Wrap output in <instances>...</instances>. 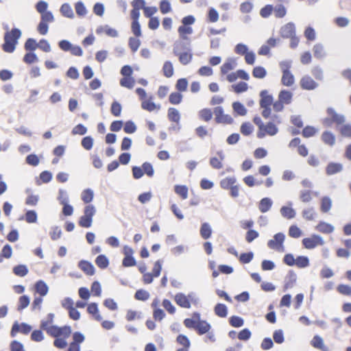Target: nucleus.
Returning <instances> with one entry per match:
<instances>
[{
  "label": "nucleus",
  "instance_id": "nucleus-62",
  "mask_svg": "<svg viewBox=\"0 0 351 351\" xmlns=\"http://www.w3.org/2000/svg\"><path fill=\"white\" fill-rule=\"evenodd\" d=\"M137 130L135 123L132 120L127 121L123 125V131L126 134H133Z\"/></svg>",
  "mask_w": 351,
  "mask_h": 351
},
{
  "label": "nucleus",
  "instance_id": "nucleus-60",
  "mask_svg": "<svg viewBox=\"0 0 351 351\" xmlns=\"http://www.w3.org/2000/svg\"><path fill=\"white\" fill-rule=\"evenodd\" d=\"M13 273L20 277L26 276L28 273V269L25 265H18L13 268Z\"/></svg>",
  "mask_w": 351,
  "mask_h": 351
},
{
  "label": "nucleus",
  "instance_id": "nucleus-34",
  "mask_svg": "<svg viewBox=\"0 0 351 351\" xmlns=\"http://www.w3.org/2000/svg\"><path fill=\"white\" fill-rule=\"evenodd\" d=\"M89 314L97 322L102 320V317L99 311L98 304L96 302H89Z\"/></svg>",
  "mask_w": 351,
  "mask_h": 351
},
{
  "label": "nucleus",
  "instance_id": "nucleus-15",
  "mask_svg": "<svg viewBox=\"0 0 351 351\" xmlns=\"http://www.w3.org/2000/svg\"><path fill=\"white\" fill-rule=\"evenodd\" d=\"M292 204L291 202H289L287 206H282L280 210L281 215L287 219H293L296 215V212L292 208Z\"/></svg>",
  "mask_w": 351,
  "mask_h": 351
},
{
  "label": "nucleus",
  "instance_id": "nucleus-48",
  "mask_svg": "<svg viewBox=\"0 0 351 351\" xmlns=\"http://www.w3.org/2000/svg\"><path fill=\"white\" fill-rule=\"evenodd\" d=\"M35 289L41 297L45 295L48 292V287L43 280H39L36 283Z\"/></svg>",
  "mask_w": 351,
  "mask_h": 351
},
{
  "label": "nucleus",
  "instance_id": "nucleus-4",
  "mask_svg": "<svg viewBox=\"0 0 351 351\" xmlns=\"http://www.w3.org/2000/svg\"><path fill=\"white\" fill-rule=\"evenodd\" d=\"M326 113L330 116V117H326L324 119V123L328 125H331L332 123L342 125L346 121L345 116L342 114H338L332 107H328L326 109Z\"/></svg>",
  "mask_w": 351,
  "mask_h": 351
},
{
  "label": "nucleus",
  "instance_id": "nucleus-45",
  "mask_svg": "<svg viewBox=\"0 0 351 351\" xmlns=\"http://www.w3.org/2000/svg\"><path fill=\"white\" fill-rule=\"evenodd\" d=\"M229 324L234 328H240L244 325V319L240 316L232 315L229 317Z\"/></svg>",
  "mask_w": 351,
  "mask_h": 351
},
{
  "label": "nucleus",
  "instance_id": "nucleus-22",
  "mask_svg": "<svg viewBox=\"0 0 351 351\" xmlns=\"http://www.w3.org/2000/svg\"><path fill=\"white\" fill-rule=\"evenodd\" d=\"M293 94L291 91L282 89L278 93V99L285 104V105H289L291 103L293 99Z\"/></svg>",
  "mask_w": 351,
  "mask_h": 351
},
{
  "label": "nucleus",
  "instance_id": "nucleus-27",
  "mask_svg": "<svg viewBox=\"0 0 351 351\" xmlns=\"http://www.w3.org/2000/svg\"><path fill=\"white\" fill-rule=\"evenodd\" d=\"M153 97L151 96L149 99H145L142 101L141 102V108L147 110L148 112H152L156 108L160 109V105H156L153 101H152Z\"/></svg>",
  "mask_w": 351,
  "mask_h": 351
},
{
  "label": "nucleus",
  "instance_id": "nucleus-3",
  "mask_svg": "<svg viewBox=\"0 0 351 351\" xmlns=\"http://www.w3.org/2000/svg\"><path fill=\"white\" fill-rule=\"evenodd\" d=\"M303 247L307 250H312L318 245H323L324 241L322 237L317 234H313L310 237L304 238L302 240Z\"/></svg>",
  "mask_w": 351,
  "mask_h": 351
},
{
  "label": "nucleus",
  "instance_id": "nucleus-37",
  "mask_svg": "<svg viewBox=\"0 0 351 351\" xmlns=\"http://www.w3.org/2000/svg\"><path fill=\"white\" fill-rule=\"evenodd\" d=\"M174 192L182 199H185L188 197L189 189L186 185L176 184L174 186Z\"/></svg>",
  "mask_w": 351,
  "mask_h": 351
},
{
  "label": "nucleus",
  "instance_id": "nucleus-28",
  "mask_svg": "<svg viewBox=\"0 0 351 351\" xmlns=\"http://www.w3.org/2000/svg\"><path fill=\"white\" fill-rule=\"evenodd\" d=\"M313 56L315 58L321 60L326 56V52L322 43H317L313 47Z\"/></svg>",
  "mask_w": 351,
  "mask_h": 351
},
{
  "label": "nucleus",
  "instance_id": "nucleus-54",
  "mask_svg": "<svg viewBox=\"0 0 351 351\" xmlns=\"http://www.w3.org/2000/svg\"><path fill=\"white\" fill-rule=\"evenodd\" d=\"M119 83L121 86L132 89L134 86L135 80L133 77H123Z\"/></svg>",
  "mask_w": 351,
  "mask_h": 351
},
{
  "label": "nucleus",
  "instance_id": "nucleus-44",
  "mask_svg": "<svg viewBox=\"0 0 351 351\" xmlns=\"http://www.w3.org/2000/svg\"><path fill=\"white\" fill-rule=\"evenodd\" d=\"M311 344L315 348H317V349H319V350H322L324 351L325 350V346L324 343V340L318 335H316L313 337V339L311 341Z\"/></svg>",
  "mask_w": 351,
  "mask_h": 351
},
{
  "label": "nucleus",
  "instance_id": "nucleus-1",
  "mask_svg": "<svg viewBox=\"0 0 351 351\" xmlns=\"http://www.w3.org/2000/svg\"><path fill=\"white\" fill-rule=\"evenodd\" d=\"M21 36V32L17 28H13L11 31L6 32L4 36V43L2 45L3 50L7 53L13 52Z\"/></svg>",
  "mask_w": 351,
  "mask_h": 351
},
{
  "label": "nucleus",
  "instance_id": "nucleus-57",
  "mask_svg": "<svg viewBox=\"0 0 351 351\" xmlns=\"http://www.w3.org/2000/svg\"><path fill=\"white\" fill-rule=\"evenodd\" d=\"M317 132V130L314 126L306 125L303 128L302 135L304 138H311L315 136Z\"/></svg>",
  "mask_w": 351,
  "mask_h": 351
},
{
  "label": "nucleus",
  "instance_id": "nucleus-17",
  "mask_svg": "<svg viewBox=\"0 0 351 351\" xmlns=\"http://www.w3.org/2000/svg\"><path fill=\"white\" fill-rule=\"evenodd\" d=\"M95 32L97 34H101L103 32H105L107 36L112 38H116L118 36V32L108 25H105L104 26L100 25L97 27Z\"/></svg>",
  "mask_w": 351,
  "mask_h": 351
},
{
  "label": "nucleus",
  "instance_id": "nucleus-6",
  "mask_svg": "<svg viewBox=\"0 0 351 351\" xmlns=\"http://www.w3.org/2000/svg\"><path fill=\"white\" fill-rule=\"evenodd\" d=\"M47 333L56 338L60 337H69L71 335V330L70 327L68 326L58 327L53 326L49 328V331Z\"/></svg>",
  "mask_w": 351,
  "mask_h": 351
},
{
  "label": "nucleus",
  "instance_id": "nucleus-53",
  "mask_svg": "<svg viewBox=\"0 0 351 351\" xmlns=\"http://www.w3.org/2000/svg\"><path fill=\"white\" fill-rule=\"evenodd\" d=\"M188 80L185 77L180 78L177 80L176 84V88L178 92L182 93L187 90Z\"/></svg>",
  "mask_w": 351,
  "mask_h": 351
},
{
  "label": "nucleus",
  "instance_id": "nucleus-8",
  "mask_svg": "<svg viewBox=\"0 0 351 351\" xmlns=\"http://www.w3.org/2000/svg\"><path fill=\"white\" fill-rule=\"evenodd\" d=\"M62 306L69 311V317L73 320H77L80 318V313L74 306V302L69 298H64L62 302Z\"/></svg>",
  "mask_w": 351,
  "mask_h": 351
},
{
  "label": "nucleus",
  "instance_id": "nucleus-51",
  "mask_svg": "<svg viewBox=\"0 0 351 351\" xmlns=\"http://www.w3.org/2000/svg\"><path fill=\"white\" fill-rule=\"evenodd\" d=\"M149 293L147 291L143 289L136 290V291L134 293V298L136 300L143 302L147 300L149 298Z\"/></svg>",
  "mask_w": 351,
  "mask_h": 351
},
{
  "label": "nucleus",
  "instance_id": "nucleus-39",
  "mask_svg": "<svg viewBox=\"0 0 351 351\" xmlns=\"http://www.w3.org/2000/svg\"><path fill=\"white\" fill-rule=\"evenodd\" d=\"M232 90L237 94L245 93L248 89L247 83L241 81L231 86Z\"/></svg>",
  "mask_w": 351,
  "mask_h": 351
},
{
  "label": "nucleus",
  "instance_id": "nucleus-33",
  "mask_svg": "<svg viewBox=\"0 0 351 351\" xmlns=\"http://www.w3.org/2000/svg\"><path fill=\"white\" fill-rule=\"evenodd\" d=\"M237 181V180L235 176L227 177L220 181L219 185L221 189L229 190L234 184H236Z\"/></svg>",
  "mask_w": 351,
  "mask_h": 351
},
{
  "label": "nucleus",
  "instance_id": "nucleus-56",
  "mask_svg": "<svg viewBox=\"0 0 351 351\" xmlns=\"http://www.w3.org/2000/svg\"><path fill=\"white\" fill-rule=\"evenodd\" d=\"M137 264L136 261L133 256L132 255H127L123 257L122 260V266L124 267H130L133 266H136Z\"/></svg>",
  "mask_w": 351,
  "mask_h": 351
},
{
  "label": "nucleus",
  "instance_id": "nucleus-43",
  "mask_svg": "<svg viewBox=\"0 0 351 351\" xmlns=\"http://www.w3.org/2000/svg\"><path fill=\"white\" fill-rule=\"evenodd\" d=\"M252 75L257 79H263L267 75V70L262 66H254L252 70Z\"/></svg>",
  "mask_w": 351,
  "mask_h": 351
},
{
  "label": "nucleus",
  "instance_id": "nucleus-61",
  "mask_svg": "<svg viewBox=\"0 0 351 351\" xmlns=\"http://www.w3.org/2000/svg\"><path fill=\"white\" fill-rule=\"evenodd\" d=\"M159 9L162 14H166L172 10L171 3L168 0H161L159 2Z\"/></svg>",
  "mask_w": 351,
  "mask_h": 351
},
{
  "label": "nucleus",
  "instance_id": "nucleus-29",
  "mask_svg": "<svg viewBox=\"0 0 351 351\" xmlns=\"http://www.w3.org/2000/svg\"><path fill=\"white\" fill-rule=\"evenodd\" d=\"M95 263L99 268L105 269L109 266L110 261L105 254H101L96 257Z\"/></svg>",
  "mask_w": 351,
  "mask_h": 351
},
{
  "label": "nucleus",
  "instance_id": "nucleus-11",
  "mask_svg": "<svg viewBox=\"0 0 351 351\" xmlns=\"http://www.w3.org/2000/svg\"><path fill=\"white\" fill-rule=\"evenodd\" d=\"M280 34L283 38H289L295 34V26L293 22H289L281 27Z\"/></svg>",
  "mask_w": 351,
  "mask_h": 351
},
{
  "label": "nucleus",
  "instance_id": "nucleus-64",
  "mask_svg": "<svg viewBox=\"0 0 351 351\" xmlns=\"http://www.w3.org/2000/svg\"><path fill=\"white\" fill-rule=\"evenodd\" d=\"M337 291L341 295H351V286L348 285L339 284L337 287Z\"/></svg>",
  "mask_w": 351,
  "mask_h": 351
},
{
  "label": "nucleus",
  "instance_id": "nucleus-50",
  "mask_svg": "<svg viewBox=\"0 0 351 351\" xmlns=\"http://www.w3.org/2000/svg\"><path fill=\"white\" fill-rule=\"evenodd\" d=\"M122 111L121 104L117 100H114L110 106V112L114 117H120Z\"/></svg>",
  "mask_w": 351,
  "mask_h": 351
},
{
  "label": "nucleus",
  "instance_id": "nucleus-55",
  "mask_svg": "<svg viewBox=\"0 0 351 351\" xmlns=\"http://www.w3.org/2000/svg\"><path fill=\"white\" fill-rule=\"evenodd\" d=\"M176 342L182 346V348L189 349L191 346V341L188 337L183 334H180L176 337Z\"/></svg>",
  "mask_w": 351,
  "mask_h": 351
},
{
  "label": "nucleus",
  "instance_id": "nucleus-36",
  "mask_svg": "<svg viewBox=\"0 0 351 351\" xmlns=\"http://www.w3.org/2000/svg\"><path fill=\"white\" fill-rule=\"evenodd\" d=\"M101 294V286L98 280H95L92 282L90 290H89V297L90 295L95 297H99Z\"/></svg>",
  "mask_w": 351,
  "mask_h": 351
},
{
  "label": "nucleus",
  "instance_id": "nucleus-49",
  "mask_svg": "<svg viewBox=\"0 0 351 351\" xmlns=\"http://www.w3.org/2000/svg\"><path fill=\"white\" fill-rule=\"evenodd\" d=\"M274 15L278 19H282L287 14V9L282 3H278L274 7Z\"/></svg>",
  "mask_w": 351,
  "mask_h": 351
},
{
  "label": "nucleus",
  "instance_id": "nucleus-12",
  "mask_svg": "<svg viewBox=\"0 0 351 351\" xmlns=\"http://www.w3.org/2000/svg\"><path fill=\"white\" fill-rule=\"evenodd\" d=\"M259 106L260 107H265L271 106L274 103V97L271 94H269L267 90H262L259 93Z\"/></svg>",
  "mask_w": 351,
  "mask_h": 351
},
{
  "label": "nucleus",
  "instance_id": "nucleus-19",
  "mask_svg": "<svg viewBox=\"0 0 351 351\" xmlns=\"http://www.w3.org/2000/svg\"><path fill=\"white\" fill-rule=\"evenodd\" d=\"M321 139L324 144L332 147L335 144V135L330 131H324L321 135Z\"/></svg>",
  "mask_w": 351,
  "mask_h": 351
},
{
  "label": "nucleus",
  "instance_id": "nucleus-52",
  "mask_svg": "<svg viewBox=\"0 0 351 351\" xmlns=\"http://www.w3.org/2000/svg\"><path fill=\"white\" fill-rule=\"evenodd\" d=\"M288 234L290 237L298 239L302 235V231L297 225L293 224L289 228Z\"/></svg>",
  "mask_w": 351,
  "mask_h": 351
},
{
  "label": "nucleus",
  "instance_id": "nucleus-21",
  "mask_svg": "<svg viewBox=\"0 0 351 351\" xmlns=\"http://www.w3.org/2000/svg\"><path fill=\"white\" fill-rule=\"evenodd\" d=\"M273 205V201L270 197L262 198L258 204V209L262 213L269 211Z\"/></svg>",
  "mask_w": 351,
  "mask_h": 351
},
{
  "label": "nucleus",
  "instance_id": "nucleus-59",
  "mask_svg": "<svg viewBox=\"0 0 351 351\" xmlns=\"http://www.w3.org/2000/svg\"><path fill=\"white\" fill-rule=\"evenodd\" d=\"M219 20V13L214 8H210L207 12V21L215 23Z\"/></svg>",
  "mask_w": 351,
  "mask_h": 351
},
{
  "label": "nucleus",
  "instance_id": "nucleus-31",
  "mask_svg": "<svg viewBox=\"0 0 351 351\" xmlns=\"http://www.w3.org/2000/svg\"><path fill=\"white\" fill-rule=\"evenodd\" d=\"M167 117L170 121L175 122L177 124H179L181 115L178 109L173 107H170L168 109Z\"/></svg>",
  "mask_w": 351,
  "mask_h": 351
},
{
  "label": "nucleus",
  "instance_id": "nucleus-2",
  "mask_svg": "<svg viewBox=\"0 0 351 351\" xmlns=\"http://www.w3.org/2000/svg\"><path fill=\"white\" fill-rule=\"evenodd\" d=\"M40 21L37 27V30L41 35H45L48 32V23L54 21L52 13L49 11L40 14Z\"/></svg>",
  "mask_w": 351,
  "mask_h": 351
},
{
  "label": "nucleus",
  "instance_id": "nucleus-26",
  "mask_svg": "<svg viewBox=\"0 0 351 351\" xmlns=\"http://www.w3.org/2000/svg\"><path fill=\"white\" fill-rule=\"evenodd\" d=\"M195 330L199 335H202L208 332L211 328V325L206 320H202L196 324Z\"/></svg>",
  "mask_w": 351,
  "mask_h": 351
},
{
  "label": "nucleus",
  "instance_id": "nucleus-24",
  "mask_svg": "<svg viewBox=\"0 0 351 351\" xmlns=\"http://www.w3.org/2000/svg\"><path fill=\"white\" fill-rule=\"evenodd\" d=\"M315 228L317 231L324 234L332 233L335 230V228L332 224L324 221H320L316 226Z\"/></svg>",
  "mask_w": 351,
  "mask_h": 351
},
{
  "label": "nucleus",
  "instance_id": "nucleus-40",
  "mask_svg": "<svg viewBox=\"0 0 351 351\" xmlns=\"http://www.w3.org/2000/svg\"><path fill=\"white\" fill-rule=\"evenodd\" d=\"M254 256V252L252 251H249L241 253L238 258L241 264H248L253 260Z\"/></svg>",
  "mask_w": 351,
  "mask_h": 351
},
{
  "label": "nucleus",
  "instance_id": "nucleus-25",
  "mask_svg": "<svg viewBox=\"0 0 351 351\" xmlns=\"http://www.w3.org/2000/svg\"><path fill=\"white\" fill-rule=\"evenodd\" d=\"M214 313L219 317L225 318L228 313V307L225 304L217 303L214 306Z\"/></svg>",
  "mask_w": 351,
  "mask_h": 351
},
{
  "label": "nucleus",
  "instance_id": "nucleus-47",
  "mask_svg": "<svg viewBox=\"0 0 351 351\" xmlns=\"http://www.w3.org/2000/svg\"><path fill=\"white\" fill-rule=\"evenodd\" d=\"M183 95L178 91L172 92L169 96V101L173 105H178L182 101Z\"/></svg>",
  "mask_w": 351,
  "mask_h": 351
},
{
  "label": "nucleus",
  "instance_id": "nucleus-35",
  "mask_svg": "<svg viewBox=\"0 0 351 351\" xmlns=\"http://www.w3.org/2000/svg\"><path fill=\"white\" fill-rule=\"evenodd\" d=\"M332 207V200L328 196H324L320 201V210L322 213H328Z\"/></svg>",
  "mask_w": 351,
  "mask_h": 351
},
{
  "label": "nucleus",
  "instance_id": "nucleus-32",
  "mask_svg": "<svg viewBox=\"0 0 351 351\" xmlns=\"http://www.w3.org/2000/svg\"><path fill=\"white\" fill-rule=\"evenodd\" d=\"M178 32L179 34L180 38L182 40H190V38L187 35L191 34L193 33V28L191 26L180 25L178 27Z\"/></svg>",
  "mask_w": 351,
  "mask_h": 351
},
{
  "label": "nucleus",
  "instance_id": "nucleus-23",
  "mask_svg": "<svg viewBox=\"0 0 351 351\" xmlns=\"http://www.w3.org/2000/svg\"><path fill=\"white\" fill-rule=\"evenodd\" d=\"M233 112L235 116H245L247 112V108L240 101H234L232 104Z\"/></svg>",
  "mask_w": 351,
  "mask_h": 351
},
{
  "label": "nucleus",
  "instance_id": "nucleus-46",
  "mask_svg": "<svg viewBox=\"0 0 351 351\" xmlns=\"http://www.w3.org/2000/svg\"><path fill=\"white\" fill-rule=\"evenodd\" d=\"M163 75L166 77H171L173 76L174 73V69L173 66V64L171 61L167 60L165 62L162 66Z\"/></svg>",
  "mask_w": 351,
  "mask_h": 351
},
{
  "label": "nucleus",
  "instance_id": "nucleus-63",
  "mask_svg": "<svg viewBox=\"0 0 351 351\" xmlns=\"http://www.w3.org/2000/svg\"><path fill=\"white\" fill-rule=\"evenodd\" d=\"M274 12V6L271 4H267L260 10V15L264 19H267L271 16Z\"/></svg>",
  "mask_w": 351,
  "mask_h": 351
},
{
  "label": "nucleus",
  "instance_id": "nucleus-18",
  "mask_svg": "<svg viewBox=\"0 0 351 351\" xmlns=\"http://www.w3.org/2000/svg\"><path fill=\"white\" fill-rule=\"evenodd\" d=\"M236 64L237 63L234 58H228L220 67L221 74L226 75L230 71H232L235 68Z\"/></svg>",
  "mask_w": 351,
  "mask_h": 351
},
{
  "label": "nucleus",
  "instance_id": "nucleus-7",
  "mask_svg": "<svg viewBox=\"0 0 351 351\" xmlns=\"http://www.w3.org/2000/svg\"><path fill=\"white\" fill-rule=\"evenodd\" d=\"M193 295V293L191 292L187 295L184 293H177L174 296V301L180 307L184 308H190L191 304L190 303V298Z\"/></svg>",
  "mask_w": 351,
  "mask_h": 351
},
{
  "label": "nucleus",
  "instance_id": "nucleus-13",
  "mask_svg": "<svg viewBox=\"0 0 351 351\" xmlns=\"http://www.w3.org/2000/svg\"><path fill=\"white\" fill-rule=\"evenodd\" d=\"M343 169V166L340 162H329L326 167L325 171L327 176H332L341 172Z\"/></svg>",
  "mask_w": 351,
  "mask_h": 351
},
{
  "label": "nucleus",
  "instance_id": "nucleus-14",
  "mask_svg": "<svg viewBox=\"0 0 351 351\" xmlns=\"http://www.w3.org/2000/svg\"><path fill=\"white\" fill-rule=\"evenodd\" d=\"M181 50H185L186 51H191L190 40H176L173 43V53L177 54V53L181 52Z\"/></svg>",
  "mask_w": 351,
  "mask_h": 351
},
{
  "label": "nucleus",
  "instance_id": "nucleus-9",
  "mask_svg": "<svg viewBox=\"0 0 351 351\" xmlns=\"http://www.w3.org/2000/svg\"><path fill=\"white\" fill-rule=\"evenodd\" d=\"M300 86L302 90H313L319 86V84L310 75H305L300 79Z\"/></svg>",
  "mask_w": 351,
  "mask_h": 351
},
{
  "label": "nucleus",
  "instance_id": "nucleus-58",
  "mask_svg": "<svg viewBox=\"0 0 351 351\" xmlns=\"http://www.w3.org/2000/svg\"><path fill=\"white\" fill-rule=\"evenodd\" d=\"M199 119L204 121H209L213 118V112L210 108H203L199 112Z\"/></svg>",
  "mask_w": 351,
  "mask_h": 351
},
{
  "label": "nucleus",
  "instance_id": "nucleus-30",
  "mask_svg": "<svg viewBox=\"0 0 351 351\" xmlns=\"http://www.w3.org/2000/svg\"><path fill=\"white\" fill-rule=\"evenodd\" d=\"M174 56L178 57L180 62L183 65L189 64L193 58V54L191 51H188L177 53V54H174Z\"/></svg>",
  "mask_w": 351,
  "mask_h": 351
},
{
  "label": "nucleus",
  "instance_id": "nucleus-41",
  "mask_svg": "<svg viewBox=\"0 0 351 351\" xmlns=\"http://www.w3.org/2000/svg\"><path fill=\"white\" fill-rule=\"evenodd\" d=\"M310 261L308 256L300 255L296 257L295 265L298 268L304 269L308 267Z\"/></svg>",
  "mask_w": 351,
  "mask_h": 351
},
{
  "label": "nucleus",
  "instance_id": "nucleus-5",
  "mask_svg": "<svg viewBox=\"0 0 351 351\" xmlns=\"http://www.w3.org/2000/svg\"><path fill=\"white\" fill-rule=\"evenodd\" d=\"M285 239V235L283 232H278L275 234L272 239H270L267 242V246L270 249L280 251V249H283V243Z\"/></svg>",
  "mask_w": 351,
  "mask_h": 351
},
{
  "label": "nucleus",
  "instance_id": "nucleus-42",
  "mask_svg": "<svg viewBox=\"0 0 351 351\" xmlns=\"http://www.w3.org/2000/svg\"><path fill=\"white\" fill-rule=\"evenodd\" d=\"M253 125L248 121L243 122L240 127L241 133L245 136H250L254 131Z\"/></svg>",
  "mask_w": 351,
  "mask_h": 351
},
{
  "label": "nucleus",
  "instance_id": "nucleus-10",
  "mask_svg": "<svg viewBox=\"0 0 351 351\" xmlns=\"http://www.w3.org/2000/svg\"><path fill=\"white\" fill-rule=\"evenodd\" d=\"M31 330L32 327L29 325L25 323H22L19 324L18 322H14L12 327L10 335L12 337H15L18 332H21L22 334L27 335L30 332Z\"/></svg>",
  "mask_w": 351,
  "mask_h": 351
},
{
  "label": "nucleus",
  "instance_id": "nucleus-20",
  "mask_svg": "<svg viewBox=\"0 0 351 351\" xmlns=\"http://www.w3.org/2000/svg\"><path fill=\"white\" fill-rule=\"evenodd\" d=\"M213 230L208 222H203L199 228V234L202 239L207 240L212 236Z\"/></svg>",
  "mask_w": 351,
  "mask_h": 351
},
{
  "label": "nucleus",
  "instance_id": "nucleus-16",
  "mask_svg": "<svg viewBox=\"0 0 351 351\" xmlns=\"http://www.w3.org/2000/svg\"><path fill=\"white\" fill-rule=\"evenodd\" d=\"M297 281V275L293 269H290L285 278L284 291L291 289Z\"/></svg>",
  "mask_w": 351,
  "mask_h": 351
},
{
  "label": "nucleus",
  "instance_id": "nucleus-38",
  "mask_svg": "<svg viewBox=\"0 0 351 351\" xmlns=\"http://www.w3.org/2000/svg\"><path fill=\"white\" fill-rule=\"evenodd\" d=\"M295 82L294 75L291 72L284 73L282 75L281 83L285 86H291Z\"/></svg>",
  "mask_w": 351,
  "mask_h": 351
}]
</instances>
